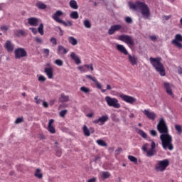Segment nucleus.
Listing matches in <instances>:
<instances>
[{
    "instance_id": "obj_47",
    "label": "nucleus",
    "mask_w": 182,
    "mask_h": 182,
    "mask_svg": "<svg viewBox=\"0 0 182 182\" xmlns=\"http://www.w3.org/2000/svg\"><path fill=\"white\" fill-rule=\"evenodd\" d=\"M67 113H68V109H63L59 113V114H60V117H65V116H66Z\"/></svg>"
},
{
    "instance_id": "obj_14",
    "label": "nucleus",
    "mask_w": 182,
    "mask_h": 182,
    "mask_svg": "<svg viewBox=\"0 0 182 182\" xmlns=\"http://www.w3.org/2000/svg\"><path fill=\"white\" fill-rule=\"evenodd\" d=\"M55 123V119H51L48 122V125L47 127L48 131L51 133V134H55L56 133V129H55V127H53L52 124Z\"/></svg>"
},
{
    "instance_id": "obj_52",
    "label": "nucleus",
    "mask_w": 182,
    "mask_h": 182,
    "mask_svg": "<svg viewBox=\"0 0 182 182\" xmlns=\"http://www.w3.org/2000/svg\"><path fill=\"white\" fill-rule=\"evenodd\" d=\"M17 36H25V31H23L22 30H19L17 32Z\"/></svg>"
},
{
    "instance_id": "obj_16",
    "label": "nucleus",
    "mask_w": 182,
    "mask_h": 182,
    "mask_svg": "<svg viewBox=\"0 0 182 182\" xmlns=\"http://www.w3.org/2000/svg\"><path fill=\"white\" fill-rule=\"evenodd\" d=\"M82 132L84 134V136H85L86 137H89L90 136V133L93 134L95 133V129H93V128H87V126L84 125L82 127Z\"/></svg>"
},
{
    "instance_id": "obj_31",
    "label": "nucleus",
    "mask_w": 182,
    "mask_h": 182,
    "mask_svg": "<svg viewBox=\"0 0 182 182\" xmlns=\"http://www.w3.org/2000/svg\"><path fill=\"white\" fill-rule=\"evenodd\" d=\"M111 174L108 171H102L101 177L102 180H106L110 177Z\"/></svg>"
},
{
    "instance_id": "obj_34",
    "label": "nucleus",
    "mask_w": 182,
    "mask_h": 182,
    "mask_svg": "<svg viewBox=\"0 0 182 182\" xmlns=\"http://www.w3.org/2000/svg\"><path fill=\"white\" fill-rule=\"evenodd\" d=\"M83 25L85 28H87L88 29H90V28H92V23H90V21L89 20H85L83 21Z\"/></svg>"
},
{
    "instance_id": "obj_20",
    "label": "nucleus",
    "mask_w": 182,
    "mask_h": 182,
    "mask_svg": "<svg viewBox=\"0 0 182 182\" xmlns=\"http://www.w3.org/2000/svg\"><path fill=\"white\" fill-rule=\"evenodd\" d=\"M4 48L6 49L7 52H12L15 48V46H14V44H12L10 41H6L4 45Z\"/></svg>"
},
{
    "instance_id": "obj_6",
    "label": "nucleus",
    "mask_w": 182,
    "mask_h": 182,
    "mask_svg": "<svg viewBox=\"0 0 182 182\" xmlns=\"http://www.w3.org/2000/svg\"><path fill=\"white\" fill-rule=\"evenodd\" d=\"M119 41H122V42H124L127 45H130V46H134V40H133V37L129 35H121L118 38Z\"/></svg>"
},
{
    "instance_id": "obj_57",
    "label": "nucleus",
    "mask_w": 182,
    "mask_h": 182,
    "mask_svg": "<svg viewBox=\"0 0 182 182\" xmlns=\"http://www.w3.org/2000/svg\"><path fill=\"white\" fill-rule=\"evenodd\" d=\"M154 149H156V142L152 141L151 144V150H155Z\"/></svg>"
},
{
    "instance_id": "obj_44",
    "label": "nucleus",
    "mask_w": 182,
    "mask_h": 182,
    "mask_svg": "<svg viewBox=\"0 0 182 182\" xmlns=\"http://www.w3.org/2000/svg\"><path fill=\"white\" fill-rule=\"evenodd\" d=\"M85 77H86L87 79H88L89 80H92V81L94 82H95V81L97 80L96 77H92V76L90 75H85Z\"/></svg>"
},
{
    "instance_id": "obj_5",
    "label": "nucleus",
    "mask_w": 182,
    "mask_h": 182,
    "mask_svg": "<svg viewBox=\"0 0 182 182\" xmlns=\"http://www.w3.org/2000/svg\"><path fill=\"white\" fill-rule=\"evenodd\" d=\"M105 102L110 107H114V109H120L121 107L120 103H119V100L117 98H112L110 96H106Z\"/></svg>"
},
{
    "instance_id": "obj_12",
    "label": "nucleus",
    "mask_w": 182,
    "mask_h": 182,
    "mask_svg": "<svg viewBox=\"0 0 182 182\" xmlns=\"http://www.w3.org/2000/svg\"><path fill=\"white\" fill-rule=\"evenodd\" d=\"M164 87L166 90L167 95L171 96L174 99V93H173V90L171 89V84L168 82H164Z\"/></svg>"
},
{
    "instance_id": "obj_30",
    "label": "nucleus",
    "mask_w": 182,
    "mask_h": 182,
    "mask_svg": "<svg viewBox=\"0 0 182 182\" xmlns=\"http://www.w3.org/2000/svg\"><path fill=\"white\" fill-rule=\"evenodd\" d=\"M60 102L64 103L65 102H69V96L65 95V94H61L60 97Z\"/></svg>"
},
{
    "instance_id": "obj_53",
    "label": "nucleus",
    "mask_w": 182,
    "mask_h": 182,
    "mask_svg": "<svg viewBox=\"0 0 182 182\" xmlns=\"http://www.w3.org/2000/svg\"><path fill=\"white\" fill-rule=\"evenodd\" d=\"M150 134L153 137H157V132L156 130H151L150 131Z\"/></svg>"
},
{
    "instance_id": "obj_35",
    "label": "nucleus",
    "mask_w": 182,
    "mask_h": 182,
    "mask_svg": "<svg viewBox=\"0 0 182 182\" xmlns=\"http://www.w3.org/2000/svg\"><path fill=\"white\" fill-rule=\"evenodd\" d=\"M55 155L57 157H61L62 156V149L60 147L56 146L55 147Z\"/></svg>"
},
{
    "instance_id": "obj_49",
    "label": "nucleus",
    "mask_w": 182,
    "mask_h": 182,
    "mask_svg": "<svg viewBox=\"0 0 182 182\" xmlns=\"http://www.w3.org/2000/svg\"><path fill=\"white\" fill-rule=\"evenodd\" d=\"M38 97H39L38 96H36L34 97V100H36V105H41V103H42V100L38 99Z\"/></svg>"
},
{
    "instance_id": "obj_41",
    "label": "nucleus",
    "mask_w": 182,
    "mask_h": 182,
    "mask_svg": "<svg viewBox=\"0 0 182 182\" xmlns=\"http://www.w3.org/2000/svg\"><path fill=\"white\" fill-rule=\"evenodd\" d=\"M60 23H62L64 26H72V25H73L72 21L65 22L63 20Z\"/></svg>"
},
{
    "instance_id": "obj_54",
    "label": "nucleus",
    "mask_w": 182,
    "mask_h": 182,
    "mask_svg": "<svg viewBox=\"0 0 182 182\" xmlns=\"http://www.w3.org/2000/svg\"><path fill=\"white\" fill-rule=\"evenodd\" d=\"M46 77L43 75H40L38 77V82H46Z\"/></svg>"
},
{
    "instance_id": "obj_40",
    "label": "nucleus",
    "mask_w": 182,
    "mask_h": 182,
    "mask_svg": "<svg viewBox=\"0 0 182 182\" xmlns=\"http://www.w3.org/2000/svg\"><path fill=\"white\" fill-rule=\"evenodd\" d=\"M50 42L52 43L53 46H56L58 45V41L56 40V38L52 37L50 39Z\"/></svg>"
},
{
    "instance_id": "obj_26",
    "label": "nucleus",
    "mask_w": 182,
    "mask_h": 182,
    "mask_svg": "<svg viewBox=\"0 0 182 182\" xmlns=\"http://www.w3.org/2000/svg\"><path fill=\"white\" fill-rule=\"evenodd\" d=\"M35 177L37 178H43V173L41 172V168H37L36 170V172L34 173Z\"/></svg>"
},
{
    "instance_id": "obj_13",
    "label": "nucleus",
    "mask_w": 182,
    "mask_h": 182,
    "mask_svg": "<svg viewBox=\"0 0 182 182\" xmlns=\"http://www.w3.org/2000/svg\"><path fill=\"white\" fill-rule=\"evenodd\" d=\"M122 29V25L120 24H115L110 27V28L108 30V33L109 35H113L115 32H117L118 31H120Z\"/></svg>"
},
{
    "instance_id": "obj_32",
    "label": "nucleus",
    "mask_w": 182,
    "mask_h": 182,
    "mask_svg": "<svg viewBox=\"0 0 182 182\" xmlns=\"http://www.w3.org/2000/svg\"><path fill=\"white\" fill-rule=\"evenodd\" d=\"M70 18L71 19H78L79 18V13L77 11H73L70 14Z\"/></svg>"
},
{
    "instance_id": "obj_9",
    "label": "nucleus",
    "mask_w": 182,
    "mask_h": 182,
    "mask_svg": "<svg viewBox=\"0 0 182 182\" xmlns=\"http://www.w3.org/2000/svg\"><path fill=\"white\" fill-rule=\"evenodd\" d=\"M119 97H121L124 102H126V103H129V105H133V103L136 102V98L124 94H120Z\"/></svg>"
},
{
    "instance_id": "obj_62",
    "label": "nucleus",
    "mask_w": 182,
    "mask_h": 182,
    "mask_svg": "<svg viewBox=\"0 0 182 182\" xmlns=\"http://www.w3.org/2000/svg\"><path fill=\"white\" fill-rule=\"evenodd\" d=\"M94 114L93 112L89 113L87 114V117H93Z\"/></svg>"
},
{
    "instance_id": "obj_36",
    "label": "nucleus",
    "mask_w": 182,
    "mask_h": 182,
    "mask_svg": "<svg viewBox=\"0 0 182 182\" xmlns=\"http://www.w3.org/2000/svg\"><path fill=\"white\" fill-rule=\"evenodd\" d=\"M38 33H40V35H41V36H43V35L44 34V31H43V23H41L38 28Z\"/></svg>"
},
{
    "instance_id": "obj_50",
    "label": "nucleus",
    "mask_w": 182,
    "mask_h": 182,
    "mask_svg": "<svg viewBox=\"0 0 182 182\" xmlns=\"http://www.w3.org/2000/svg\"><path fill=\"white\" fill-rule=\"evenodd\" d=\"M22 122H23V118L22 117L17 118L15 121L16 124H19V123H22Z\"/></svg>"
},
{
    "instance_id": "obj_11",
    "label": "nucleus",
    "mask_w": 182,
    "mask_h": 182,
    "mask_svg": "<svg viewBox=\"0 0 182 182\" xmlns=\"http://www.w3.org/2000/svg\"><path fill=\"white\" fill-rule=\"evenodd\" d=\"M63 15V12L62 11L58 10L55 14H53L52 18L57 22L58 23H60L62 22V19H60V16Z\"/></svg>"
},
{
    "instance_id": "obj_51",
    "label": "nucleus",
    "mask_w": 182,
    "mask_h": 182,
    "mask_svg": "<svg viewBox=\"0 0 182 182\" xmlns=\"http://www.w3.org/2000/svg\"><path fill=\"white\" fill-rule=\"evenodd\" d=\"M35 42H36V43H43V40L39 37H36Z\"/></svg>"
},
{
    "instance_id": "obj_22",
    "label": "nucleus",
    "mask_w": 182,
    "mask_h": 182,
    "mask_svg": "<svg viewBox=\"0 0 182 182\" xmlns=\"http://www.w3.org/2000/svg\"><path fill=\"white\" fill-rule=\"evenodd\" d=\"M39 20L35 17H31L28 19V23L31 26H38Z\"/></svg>"
},
{
    "instance_id": "obj_46",
    "label": "nucleus",
    "mask_w": 182,
    "mask_h": 182,
    "mask_svg": "<svg viewBox=\"0 0 182 182\" xmlns=\"http://www.w3.org/2000/svg\"><path fill=\"white\" fill-rule=\"evenodd\" d=\"M120 31L122 33H127V26H121Z\"/></svg>"
},
{
    "instance_id": "obj_48",
    "label": "nucleus",
    "mask_w": 182,
    "mask_h": 182,
    "mask_svg": "<svg viewBox=\"0 0 182 182\" xmlns=\"http://www.w3.org/2000/svg\"><path fill=\"white\" fill-rule=\"evenodd\" d=\"M124 21L127 23H132L133 19H132V17H125Z\"/></svg>"
},
{
    "instance_id": "obj_64",
    "label": "nucleus",
    "mask_w": 182,
    "mask_h": 182,
    "mask_svg": "<svg viewBox=\"0 0 182 182\" xmlns=\"http://www.w3.org/2000/svg\"><path fill=\"white\" fill-rule=\"evenodd\" d=\"M119 151H122V148H118V149L115 150V154H119Z\"/></svg>"
},
{
    "instance_id": "obj_23",
    "label": "nucleus",
    "mask_w": 182,
    "mask_h": 182,
    "mask_svg": "<svg viewBox=\"0 0 182 182\" xmlns=\"http://www.w3.org/2000/svg\"><path fill=\"white\" fill-rule=\"evenodd\" d=\"M69 52V50L66 49L63 46H58V55H66Z\"/></svg>"
},
{
    "instance_id": "obj_61",
    "label": "nucleus",
    "mask_w": 182,
    "mask_h": 182,
    "mask_svg": "<svg viewBox=\"0 0 182 182\" xmlns=\"http://www.w3.org/2000/svg\"><path fill=\"white\" fill-rule=\"evenodd\" d=\"M178 73L179 75H182V68L181 67L178 68Z\"/></svg>"
},
{
    "instance_id": "obj_45",
    "label": "nucleus",
    "mask_w": 182,
    "mask_h": 182,
    "mask_svg": "<svg viewBox=\"0 0 182 182\" xmlns=\"http://www.w3.org/2000/svg\"><path fill=\"white\" fill-rule=\"evenodd\" d=\"M80 90L84 93H89V92H90V90L86 87H81Z\"/></svg>"
},
{
    "instance_id": "obj_55",
    "label": "nucleus",
    "mask_w": 182,
    "mask_h": 182,
    "mask_svg": "<svg viewBox=\"0 0 182 182\" xmlns=\"http://www.w3.org/2000/svg\"><path fill=\"white\" fill-rule=\"evenodd\" d=\"M94 83H95L97 89H102V84H100V82H99V81H97V80L94 81Z\"/></svg>"
},
{
    "instance_id": "obj_28",
    "label": "nucleus",
    "mask_w": 182,
    "mask_h": 182,
    "mask_svg": "<svg viewBox=\"0 0 182 182\" xmlns=\"http://www.w3.org/2000/svg\"><path fill=\"white\" fill-rule=\"evenodd\" d=\"M70 6L73 9H77V8H79V6H77V2H76L75 0H70Z\"/></svg>"
},
{
    "instance_id": "obj_56",
    "label": "nucleus",
    "mask_w": 182,
    "mask_h": 182,
    "mask_svg": "<svg viewBox=\"0 0 182 182\" xmlns=\"http://www.w3.org/2000/svg\"><path fill=\"white\" fill-rule=\"evenodd\" d=\"M30 31L34 34L36 35L38 33V30L35 28H29Z\"/></svg>"
},
{
    "instance_id": "obj_8",
    "label": "nucleus",
    "mask_w": 182,
    "mask_h": 182,
    "mask_svg": "<svg viewBox=\"0 0 182 182\" xmlns=\"http://www.w3.org/2000/svg\"><path fill=\"white\" fill-rule=\"evenodd\" d=\"M182 36L181 34H176L175 36V39L172 40L171 43L174 45L178 49H182Z\"/></svg>"
},
{
    "instance_id": "obj_29",
    "label": "nucleus",
    "mask_w": 182,
    "mask_h": 182,
    "mask_svg": "<svg viewBox=\"0 0 182 182\" xmlns=\"http://www.w3.org/2000/svg\"><path fill=\"white\" fill-rule=\"evenodd\" d=\"M157 154V151L156 149H150L146 152V156L147 157H153V156H156Z\"/></svg>"
},
{
    "instance_id": "obj_60",
    "label": "nucleus",
    "mask_w": 182,
    "mask_h": 182,
    "mask_svg": "<svg viewBox=\"0 0 182 182\" xmlns=\"http://www.w3.org/2000/svg\"><path fill=\"white\" fill-rule=\"evenodd\" d=\"M97 180V178L94 177V178H92L91 179H89L87 182H96Z\"/></svg>"
},
{
    "instance_id": "obj_58",
    "label": "nucleus",
    "mask_w": 182,
    "mask_h": 182,
    "mask_svg": "<svg viewBox=\"0 0 182 182\" xmlns=\"http://www.w3.org/2000/svg\"><path fill=\"white\" fill-rule=\"evenodd\" d=\"M129 119H134L136 117V115L133 112L130 111V114H129Z\"/></svg>"
},
{
    "instance_id": "obj_24",
    "label": "nucleus",
    "mask_w": 182,
    "mask_h": 182,
    "mask_svg": "<svg viewBox=\"0 0 182 182\" xmlns=\"http://www.w3.org/2000/svg\"><path fill=\"white\" fill-rule=\"evenodd\" d=\"M90 68V66L87 64H85L82 66H79L77 67L78 70H80L82 73H85L86 72H87L89 70V68Z\"/></svg>"
},
{
    "instance_id": "obj_37",
    "label": "nucleus",
    "mask_w": 182,
    "mask_h": 182,
    "mask_svg": "<svg viewBox=\"0 0 182 182\" xmlns=\"http://www.w3.org/2000/svg\"><path fill=\"white\" fill-rule=\"evenodd\" d=\"M137 133H138V134H139V136H141L143 137V139H147V134H146V132H144V131H143L141 129H139Z\"/></svg>"
},
{
    "instance_id": "obj_38",
    "label": "nucleus",
    "mask_w": 182,
    "mask_h": 182,
    "mask_svg": "<svg viewBox=\"0 0 182 182\" xmlns=\"http://www.w3.org/2000/svg\"><path fill=\"white\" fill-rule=\"evenodd\" d=\"M128 159L132 163H134V164H137V158H136L135 156L129 155V156H128Z\"/></svg>"
},
{
    "instance_id": "obj_19",
    "label": "nucleus",
    "mask_w": 182,
    "mask_h": 182,
    "mask_svg": "<svg viewBox=\"0 0 182 182\" xmlns=\"http://www.w3.org/2000/svg\"><path fill=\"white\" fill-rule=\"evenodd\" d=\"M70 56L71 59H73V60L75 62L76 65H80V63H82V60H80V58L79 57V55H76L75 52H72Z\"/></svg>"
},
{
    "instance_id": "obj_27",
    "label": "nucleus",
    "mask_w": 182,
    "mask_h": 182,
    "mask_svg": "<svg viewBox=\"0 0 182 182\" xmlns=\"http://www.w3.org/2000/svg\"><path fill=\"white\" fill-rule=\"evenodd\" d=\"M36 6L38 9H46L47 6L46 4L42 3V1H38L36 4Z\"/></svg>"
},
{
    "instance_id": "obj_15",
    "label": "nucleus",
    "mask_w": 182,
    "mask_h": 182,
    "mask_svg": "<svg viewBox=\"0 0 182 182\" xmlns=\"http://www.w3.org/2000/svg\"><path fill=\"white\" fill-rule=\"evenodd\" d=\"M143 113L150 120H156V113H154V112H150L149 109H144Z\"/></svg>"
},
{
    "instance_id": "obj_33",
    "label": "nucleus",
    "mask_w": 182,
    "mask_h": 182,
    "mask_svg": "<svg viewBox=\"0 0 182 182\" xmlns=\"http://www.w3.org/2000/svg\"><path fill=\"white\" fill-rule=\"evenodd\" d=\"M96 143L98 146H101L102 147L107 146V144L103 139L97 140Z\"/></svg>"
},
{
    "instance_id": "obj_17",
    "label": "nucleus",
    "mask_w": 182,
    "mask_h": 182,
    "mask_svg": "<svg viewBox=\"0 0 182 182\" xmlns=\"http://www.w3.org/2000/svg\"><path fill=\"white\" fill-rule=\"evenodd\" d=\"M128 55V60L131 63L132 66H134L137 65V62L139 60V58H137V56L133 55H132L131 54H127Z\"/></svg>"
},
{
    "instance_id": "obj_25",
    "label": "nucleus",
    "mask_w": 182,
    "mask_h": 182,
    "mask_svg": "<svg viewBox=\"0 0 182 182\" xmlns=\"http://www.w3.org/2000/svg\"><path fill=\"white\" fill-rule=\"evenodd\" d=\"M68 42L73 46H76V45H77V40L73 36L68 37Z\"/></svg>"
},
{
    "instance_id": "obj_43",
    "label": "nucleus",
    "mask_w": 182,
    "mask_h": 182,
    "mask_svg": "<svg viewBox=\"0 0 182 182\" xmlns=\"http://www.w3.org/2000/svg\"><path fill=\"white\" fill-rule=\"evenodd\" d=\"M0 29L3 32H6V31H8V29H9V26H8V25H3V26H1Z\"/></svg>"
},
{
    "instance_id": "obj_3",
    "label": "nucleus",
    "mask_w": 182,
    "mask_h": 182,
    "mask_svg": "<svg viewBox=\"0 0 182 182\" xmlns=\"http://www.w3.org/2000/svg\"><path fill=\"white\" fill-rule=\"evenodd\" d=\"M151 65L154 68L155 70L159 73L161 76H166V69L164 65L161 63V58H149Z\"/></svg>"
},
{
    "instance_id": "obj_21",
    "label": "nucleus",
    "mask_w": 182,
    "mask_h": 182,
    "mask_svg": "<svg viewBox=\"0 0 182 182\" xmlns=\"http://www.w3.org/2000/svg\"><path fill=\"white\" fill-rule=\"evenodd\" d=\"M117 49L121 53H123L124 55H128L129 52L126 49V47L122 44H117Z\"/></svg>"
},
{
    "instance_id": "obj_18",
    "label": "nucleus",
    "mask_w": 182,
    "mask_h": 182,
    "mask_svg": "<svg viewBox=\"0 0 182 182\" xmlns=\"http://www.w3.org/2000/svg\"><path fill=\"white\" fill-rule=\"evenodd\" d=\"M44 73L48 79H53V68L52 67L44 68Z\"/></svg>"
},
{
    "instance_id": "obj_2",
    "label": "nucleus",
    "mask_w": 182,
    "mask_h": 182,
    "mask_svg": "<svg viewBox=\"0 0 182 182\" xmlns=\"http://www.w3.org/2000/svg\"><path fill=\"white\" fill-rule=\"evenodd\" d=\"M129 6L130 9L139 12L144 19H149L151 15L150 8L143 1H136L135 3H129Z\"/></svg>"
},
{
    "instance_id": "obj_63",
    "label": "nucleus",
    "mask_w": 182,
    "mask_h": 182,
    "mask_svg": "<svg viewBox=\"0 0 182 182\" xmlns=\"http://www.w3.org/2000/svg\"><path fill=\"white\" fill-rule=\"evenodd\" d=\"M142 150L144 151H147V146L146 145H144V146H143V147H142Z\"/></svg>"
},
{
    "instance_id": "obj_42",
    "label": "nucleus",
    "mask_w": 182,
    "mask_h": 182,
    "mask_svg": "<svg viewBox=\"0 0 182 182\" xmlns=\"http://www.w3.org/2000/svg\"><path fill=\"white\" fill-rule=\"evenodd\" d=\"M57 66H63V61L60 59H57L54 63Z\"/></svg>"
},
{
    "instance_id": "obj_59",
    "label": "nucleus",
    "mask_w": 182,
    "mask_h": 182,
    "mask_svg": "<svg viewBox=\"0 0 182 182\" xmlns=\"http://www.w3.org/2000/svg\"><path fill=\"white\" fill-rule=\"evenodd\" d=\"M43 107H45L46 109H48V107H49V105L48 104V102H43Z\"/></svg>"
},
{
    "instance_id": "obj_39",
    "label": "nucleus",
    "mask_w": 182,
    "mask_h": 182,
    "mask_svg": "<svg viewBox=\"0 0 182 182\" xmlns=\"http://www.w3.org/2000/svg\"><path fill=\"white\" fill-rule=\"evenodd\" d=\"M175 129L176 130L178 134H182V127L181 125H178V124L175 125Z\"/></svg>"
},
{
    "instance_id": "obj_4",
    "label": "nucleus",
    "mask_w": 182,
    "mask_h": 182,
    "mask_svg": "<svg viewBox=\"0 0 182 182\" xmlns=\"http://www.w3.org/2000/svg\"><path fill=\"white\" fill-rule=\"evenodd\" d=\"M168 166H170V161L168 159H164L162 161H157V164L155 165L156 171L163 173L167 168Z\"/></svg>"
},
{
    "instance_id": "obj_1",
    "label": "nucleus",
    "mask_w": 182,
    "mask_h": 182,
    "mask_svg": "<svg viewBox=\"0 0 182 182\" xmlns=\"http://www.w3.org/2000/svg\"><path fill=\"white\" fill-rule=\"evenodd\" d=\"M156 129L161 134L160 139L164 150H169L170 151L173 150L174 146L173 145V136L168 134V127H167V124L166 123L164 118H161L157 124Z\"/></svg>"
},
{
    "instance_id": "obj_10",
    "label": "nucleus",
    "mask_w": 182,
    "mask_h": 182,
    "mask_svg": "<svg viewBox=\"0 0 182 182\" xmlns=\"http://www.w3.org/2000/svg\"><path fill=\"white\" fill-rule=\"evenodd\" d=\"M109 120V117L107 115H103L102 117H100L97 119H95L93 123L95 124H99V126H103L106 122Z\"/></svg>"
},
{
    "instance_id": "obj_7",
    "label": "nucleus",
    "mask_w": 182,
    "mask_h": 182,
    "mask_svg": "<svg viewBox=\"0 0 182 182\" xmlns=\"http://www.w3.org/2000/svg\"><path fill=\"white\" fill-rule=\"evenodd\" d=\"M28 53L24 48H18L14 50V56L16 59H21V58H25L27 56Z\"/></svg>"
}]
</instances>
